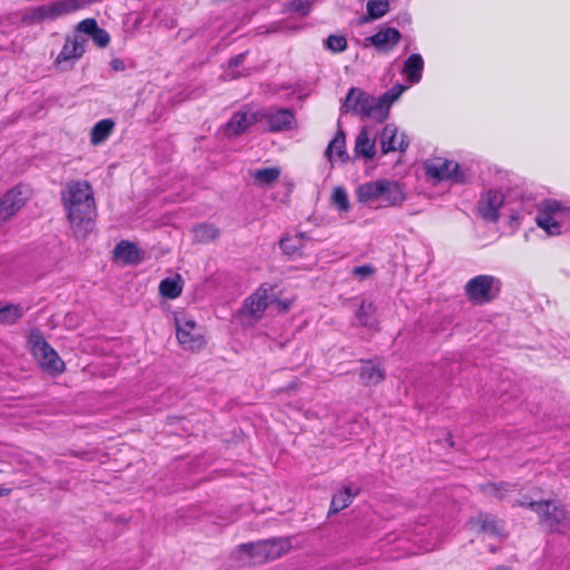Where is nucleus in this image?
I'll return each mask as SVG.
<instances>
[{
	"instance_id": "37",
	"label": "nucleus",
	"mask_w": 570,
	"mask_h": 570,
	"mask_svg": "<svg viewBox=\"0 0 570 570\" xmlns=\"http://www.w3.org/2000/svg\"><path fill=\"white\" fill-rule=\"evenodd\" d=\"M331 204L340 212L350 209V200L346 190L343 187H335L331 196Z\"/></svg>"
},
{
	"instance_id": "6",
	"label": "nucleus",
	"mask_w": 570,
	"mask_h": 570,
	"mask_svg": "<svg viewBox=\"0 0 570 570\" xmlns=\"http://www.w3.org/2000/svg\"><path fill=\"white\" fill-rule=\"evenodd\" d=\"M535 222L549 235H559L570 228V208L557 200H546L539 207Z\"/></svg>"
},
{
	"instance_id": "1",
	"label": "nucleus",
	"mask_w": 570,
	"mask_h": 570,
	"mask_svg": "<svg viewBox=\"0 0 570 570\" xmlns=\"http://www.w3.org/2000/svg\"><path fill=\"white\" fill-rule=\"evenodd\" d=\"M61 202L76 238H86L96 226L97 207L91 185L70 180L61 191Z\"/></svg>"
},
{
	"instance_id": "23",
	"label": "nucleus",
	"mask_w": 570,
	"mask_h": 570,
	"mask_svg": "<svg viewBox=\"0 0 570 570\" xmlns=\"http://www.w3.org/2000/svg\"><path fill=\"white\" fill-rule=\"evenodd\" d=\"M115 256L125 264H137L140 262V252L137 246L128 240H121L115 247Z\"/></svg>"
},
{
	"instance_id": "42",
	"label": "nucleus",
	"mask_w": 570,
	"mask_h": 570,
	"mask_svg": "<svg viewBox=\"0 0 570 570\" xmlns=\"http://www.w3.org/2000/svg\"><path fill=\"white\" fill-rule=\"evenodd\" d=\"M375 273V268L367 264L358 266V279L371 277Z\"/></svg>"
},
{
	"instance_id": "38",
	"label": "nucleus",
	"mask_w": 570,
	"mask_h": 570,
	"mask_svg": "<svg viewBox=\"0 0 570 570\" xmlns=\"http://www.w3.org/2000/svg\"><path fill=\"white\" fill-rule=\"evenodd\" d=\"M45 19H51V13L48 4L37 7L24 17V20L30 23H38L43 21Z\"/></svg>"
},
{
	"instance_id": "24",
	"label": "nucleus",
	"mask_w": 570,
	"mask_h": 570,
	"mask_svg": "<svg viewBox=\"0 0 570 570\" xmlns=\"http://www.w3.org/2000/svg\"><path fill=\"white\" fill-rule=\"evenodd\" d=\"M49 6L51 19L75 12L86 6L85 0H58Z\"/></svg>"
},
{
	"instance_id": "2",
	"label": "nucleus",
	"mask_w": 570,
	"mask_h": 570,
	"mask_svg": "<svg viewBox=\"0 0 570 570\" xmlns=\"http://www.w3.org/2000/svg\"><path fill=\"white\" fill-rule=\"evenodd\" d=\"M380 136V146L383 155L391 151L404 153L409 147V139L404 132H400L393 124H387L381 129L364 126L358 134V156L372 159L375 154V141Z\"/></svg>"
},
{
	"instance_id": "33",
	"label": "nucleus",
	"mask_w": 570,
	"mask_h": 570,
	"mask_svg": "<svg viewBox=\"0 0 570 570\" xmlns=\"http://www.w3.org/2000/svg\"><path fill=\"white\" fill-rule=\"evenodd\" d=\"M281 175V171L278 168H263L257 169L253 174V178L255 183H257L261 186H268L272 183L276 181Z\"/></svg>"
},
{
	"instance_id": "30",
	"label": "nucleus",
	"mask_w": 570,
	"mask_h": 570,
	"mask_svg": "<svg viewBox=\"0 0 570 570\" xmlns=\"http://www.w3.org/2000/svg\"><path fill=\"white\" fill-rule=\"evenodd\" d=\"M390 9L389 0H368L366 3V16L361 21L368 22L383 17Z\"/></svg>"
},
{
	"instance_id": "19",
	"label": "nucleus",
	"mask_w": 570,
	"mask_h": 570,
	"mask_svg": "<svg viewBox=\"0 0 570 570\" xmlns=\"http://www.w3.org/2000/svg\"><path fill=\"white\" fill-rule=\"evenodd\" d=\"M325 157L331 164L346 163L348 155L345 147V134L338 128L334 138L330 141L325 149Z\"/></svg>"
},
{
	"instance_id": "16",
	"label": "nucleus",
	"mask_w": 570,
	"mask_h": 570,
	"mask_svg": "<svg viewBox=\"0 0 570 570\" xmlns=\"http://www.w3.org/2000/svg\"><path fill=\"white\" fill-rule=\"evenodd\" d=\"M86 42L87 39L76 30L72 37L66 39L55 62L60 65L62 62L80 59L86 51Z\"/></svg>"
},
{
	"instance_id": "12",
	"label": "nucleus",
	"mask_w": 570,
	"mask_h": 570,
	"mask_svg": "<svg viewBox=\"0 0 570 570\" xmlns=\"http://www.w3.org/2000/svg\"><path fill=\"white\" fill-rule=\"evenodd\" d=\"M27 195L21 187L7 191L0 199V228L26 204Z\"/></svg>"
},
{
	"instance_id": "15",
	"label": "nucleus",
	"mask_w": 570,
	"mask_h": 570,
	"mask_svg": "<svg viewBox=\"0 0 570 570\" xmlns=\"http://www.w3.org/2000/svg\"><path fill=\"white\" fill-rule=\"evenodd\" d=\"M504 203V196L499 190H489L478 203V210L480 216L491 223L499 219V209Z\"/></svg>"
},
{
	"instance_id": "36",
	"label": "nucleus",
	"mask_w": 570,
	"mask_h": 570,
	"mask_svg": "<svg viewBox=\"0 0 570 570\" xmlns=\"http://www.w3.org/2000/svg\"><path fill=\"white\" fill-rule=\"evenodd\" d=\"M193 230L198 242H209L218 236V229L212 224H199Z\"/></svg>"
},
{
	"instance_id": "41",
	"label": "nucleus",
	"mask_w": 570,
	"mask_h": 570,
	"mask_svg": "<svg viewBox=\"0 0 570 570\" xmlns=\"http://www.w3.org/2000/svg\"><path fill=\"white\" fill-rule=\"evenodd\" d=\"M355 88L352 87L350 88L348 92H347V96H346V99L342 106V109L344 112H348L350 110L351 111H355L356 110V99L353 98V95L355 92Z\"/></svg>"
},
{
	"instance_id": "39",
	"label": "nucleus",
	"mask_w": 570,
	"mask_h": 570,
	"mask_svg": "<svg viewBox=\"0 0 570 570\" xmlns=\"http://www.w3.org/2000/svg\"><path fill=\"white\" fill-rule=\"evenodd\" d=\"M326 49L332 52H342L346 48V39L342 36H330L325 41Z\"/></svg>"
},
{
	"instance_id": "10",
	"label": "nucleus",
	"mask_w": 570,
	"mask_h": 570,
	"mask_svg": "<svg viewBox=\"0 0 570 570\" xmlns=\"http://www.w3.org/2000/svg\"><path fill=\"white\" fill-rule=\"evenodd\" d=\"M176 336L186 350H199L205 343L196 323L185 317L176 318Z\"/></svg>"
},
{
	"instance_id": "21",
	"label": "nucleus",
	"mask_w": 570,
	"mask_h": 570,
	"mask_svg": "<svg viewBox=\"0 0 570 570\" xmlns=\"http://www.w3.org/2000/svg\"><path fill=\"white\" fill-rule=\"evenodd\" d=\"M385 371L380 363L373 361H361L358 376L366 385H375L384 379Z\"/></svg>"
},
{
	"instance_id": "29",
	"label": "nucleus",
	"mask_w": 570,
	"mask_h": 570,
	"mask_svg": "<svg viewBox=\"0 0 570 570\" xmlns=\"http://www.w3.org/2000/svg\"><path fill=\"white\" fill-rule=\"evenodd\" d=\"M481 491L489 497H493L498 500H503L505 497L517 491V484H510V483H487L481 485Z\"/></svg>"
},
{
	"instance_id": "34",
	"label": "nucleus",
	"mask_w": 570,
	"mask_h": 570,
	"mask_svg": "<svg viewBox=\"0 0 570 570\" xmlns=\"http://www.w3.org/2000/svg\"><path fill=\"white\" fill-rule=\"evenodd\" d=\"M352 501L351 489L346 488L343 491L336 493L331 502L328 514L338 513L341 510L346 508Z\"/></svg>"
},
{
	"instance_id": "17",
	"label": "nucleus",
	"mask_w": 570,
	"mask_h": 570,
	"mask_svg": "<svg viewBox=\"0 0 570 570\" xmlns=\"http://www.w3.org/2000/svg\"><path fill=\"white\" fill-rule=\"evenodd\" d=\"M258 111H238L225 126V132L228 137L238 136L245 132L254 124H259Z\"/></svg>"
},
{
	"instance_id": "45",
	"label": "nucleus",
	"mask_w": 570,
	"mask_h": 570,
	"mask_svg": "<svg viewBox=\"0 0 570 570\" xmlns=\"http://www.w3.org/2000/svg\"><path fill=\"white\" fill-rule=\"evenodd\" d=\"M493 570H510V568H508L505 566H499V567L494 568Z\"/></svg>"
},
{
	"instance_id": "5",
	"label": "nucleus",
	"mask_w": 570,
	"mask_h": 570,
	"mask_svg": "<svg viewBox=\"0 0 570 570\" xmlns=\"http://www.w3.org/2000/svg\"><path fill=\"white\" fill-rule=\"evenodd\" d=\"M405 89L406 86L397 83L380 97L358 91V108L362 119H373L382 124L387 118L392 104L400 98Z\"/></svg>"
},
{
	"instance_id": "11",
	"label": "nucleus",
	"mask_w": 570,
	"mask_h": 570,
	"mask_svg": "<svg viewBox=\"0 0 570 570\" xmlns=\"http://www.w3.org/2000/svg\"><path fill=\"white\" fill-rule=\"evenodd\" d=\"M259 124L268 131H283L292 128L294 114L289 109L259 110Z\"/></svg>"
},
{
	"instance_id": "25",
	"label": "nucleus",
	"mask_w": 570,
	"mask_h": 570,
	"mask_svg": "<svg viewBox=\"0 0 570 570\" xmlns=\"http://www.w3.org/2000/svg\"><path fill=\"white\" fill-rule=\"evenodd\" d=\"M424 67V61L419 53H412L404 63V72L407 76V79L412 83H416L422 78V70Z\"/></svg>"
},
{
	"instance_id": "13",
	"label": "nucleus",
	"mask_w": 570,
	"mask_h": 570,
	"mask_svg": "<svg viewBox=\"0 0 570 570\" xmlns=\"http://www.w3.org/2000/svg\"><path fill=\"white\" fill-rule=\"evenodd\" d=\"M426 175L436 179H454L460 181L458 163L443 158L429 159L425 163Z\"/></svg>"
},
{
	"instance_id": "7",
	"label": "nucleus",
	"mask_w": 570,
	"mask_h": 570,
	"mask_svg": "<svg viewBox=\"0 0 570 570\" xmlns=\"http://www.w3.org/2000/svg\"><path fill=\"white\" fill-rule=\"evenodd\" d=\"M292 546L287 538H272L257 542L243 543L239 551L246 553L253 562L264 563L286 554Z\"/></svg>"
},
{
	"instance_id": "28",
	"label": "nucleus",
	"mask_w": 570,
	"mask_h": 570,
	"mask_svg": "<svg viewBox=\"0 0 570 570\" xmlns=\"http://www.w3.org/2000/svg\"><path fill=\"white\" fill-rule=\"evenodd\" d=\"M115 122L111 119H102L98 121L91 129L90 141L92 145H100L112 132Z\"/></svg>"
},
{
	"instance_id": "3",
	"label": "nucleus",
	"mask_w": 570,
	"mask_h": 570,
	"mask_svg": "<svg viewBox=\"0 0 570 570\" xmlns=\"http://www.w3.org/2000/svg\"><path fill=\"white\" fill-rule=\"evenodd\" d=\"M405 200V189L396 180L376 179L358 186V203L371 208L399 207Z\"/></svg>"
},
{
	"instance_id": "18",
	"label": "nucleus",
	"mask_w": 570,
	"mask_h": 570,
	"mask_svg": "<svg viewBox=\"0 0 570 570\" xmlns=\"http://www.w3.org/2000/svg\"><path fill=\"white\" fill-rule=\"evenodd\" d=\"M77 32L88 35L99 48H105L110 42V37L101 29L94 18H87L77 24Z\"/></svg>"
},
{
	"instance_id": "40",
	"label": "nucleus",
	"mask_w": 570,
	"mask_h": 570,
	"mask_svg": "<svg viewBox=\"0 0 570 570\" xmlns=\"http://www.w3.org/2000/svg\"><path fill=\"white\" fill-rule=\"evenodd\" d=\"M312 2L309 0H293L289 3V9L301 16H307L311 11Z\"/></svg>"
},
{
	"instance_id": "43",
	"label": "nucleus",
	"mask_w": 570,
	"mask_h": 570,
	"mask_svg": "<svg viewBox=\"0 0 570 570\" xmlns=\"http://www.w3.org/2000/svg\"><path fill=\"white\" fill-rule=\"evenodd\" d=\"M110 66H111L112 70H115V71H124L126 68L124 60H121L119 58L112 59L110 62Z\"/></svg>"
},
{
	"instance_id": "8",
	"label": "nucleus",
	"mask_w": 570,
	"mask_h": 570,
	"mask_svg": "<svg viewBox=\"0 0 570 570\" xmlns=\"http://www.w3.org/2000/svg\"><path fill=\"white\" fill-rule=\"evenodd\" d=\"M501 285V281L495 276L478 275L465 284L464 291L470 302L482 305L498 297Z\"/></svg>"
},
{
	"instance_id": "26",
	"label": "nucleus",
	"mask_w": 570,
	"mask_h": 570,
	"mask_svg": "<svg viewBox=\"0 0 570 570\" xmlns=\"http://www.w3.org/2000/svg\"><path fill=\"white\" fill-rule=\"evenodd\" d=\"M245 56H246V52H243V53H239V55L233 57L228 61V66L225 69V71L223 72V75H222V79L224 81H230V80H234V79H237V78H240V77L249 76V71L248 70H246V69L238 70V68L244 62Z\"/></svg>"
},
{
	"instance_id": "44",
	"label": "nucleus",
	"mask_w": 570,
	"mask_h": 570,
	"mask_svg": "<svg viewBox=\"0 0 570 570\" xmlns=\"http://www.w3.org/2000/svg\"><path fill=\"white\" fill-rule=\"evenodd\" d=\"M11 493V489L9 488H0V497H4Z\"/></svg>"
},
{
	"instance_id": "22",
	"label": "nucleus",
	"mask_w": 570,
	"mask_h": 570,
	"mask_svg": "<svg viewBox=\"0 0 570 570\" xmlns=\"http://www.w3.org/2000/svg\"><path fill=\"white\" fill-rule=\"evenodd\" d=\"M401 39V33L395 28H385L368 37L366 41H370L379 50H389L393 48Z\"/></svg>"
},
{
	"instance_id": "4",
	"label": "nucleus",
	"mask_w": 570,
	"mask_h": 570,
	"mask_svg": "<svg viewBox=\"0 0 570 570\" xmlns=\"http://www.w3.org/2000/svg\"><path fill=\"white\" fill-rule=\"evenodd\" d=\"M513 507H525L532 510L539 519V523L550 532H564L570 527V515L564 504L557 499L548 500H517Z\"/></svg>"
},
{
	"instance_id": "32",
	"label": "nucleus",
	"mask_w": 570,
	"mask_h": 570,
	"mask_svg": "<svg viewBox=\"0 0 570 570\" xmlns=\"http://www.w3.org/2000/svg\"><path fill=\"white\" fill-rule=\"evenodd\" d=\"M476 523L480 525L481 531L490 535L502 534L501 522L490 514H480L476 519Z\"/></svg>"
},
{
	"instance_id": "20",
	"label": "nucleus",
	"mask_w": 570,
	"mask_h": 570,
	"mask_svg": "<svg viewBox=\"0 0 570 570\" xmlns=\"http://www.w3.org/2000/svg\"><path fill=\"white\" fill-rule=\"evenodd\" d=\"M358 326L366 327L371 333L379 331L377 308L373 302L363 299L360 304Z\"/></svg>"
},
{
	"instance_id": "35",
	"label": "nucleus",
	"mask_w": 570,
	"mask_h": 570,
	"mask_svg": "<svg viewBox=\"0 0 570 570\" xmlns=\"http://www.w3.org/2000/svg\"><path fill=\"white\" fill-rule=\"evenodd\" d=\"M279 246L286 255H295L303 246V236H285L281 239Z\"/></svg>"
},
{
	"instance_id": "27",
	"label": "nucleus",
	"mask_w": 570,
	"mask_h": 570,
	"mask_svg": "<svg viewBox=\"0 0 570 570\" xmlns=\"http://www.w3.org/2000/svg\"><path fill=\"white\" fill-rule=\"evenodd\" d=\"M183 291V279L180 275H176L175 277H168L160 282L159 284V293L161 296L174 299L177 298Z\"/></svg>"
},
{
	"instance_id": "14",
	"label": "nucleus",
	"mask_w": 570,
	"mask_h": 570,
	"mask_svg": "<svg viewBox=\"0 0 570 570\" xmlns=\"http://www.w3.org/2000/svg\"><path fill=\"white\" fill-rule=\"evenodd\" d=\"M272 289H273L272 286L266 287L265 285L257 288L245 301L243 308H242V313H244L245 315L250 316L255 320L261 318L271 302V296H269L268 292Z\"/></svg>"
},
{
	"instance_id": "31",
	"label": "nucleus",
	"mask_w": 570,
	"mask_h": 570,
	"mask_svg": "<svg viewBox=\"0 0 570 570\" xmlns=\"http://www.w3.org/2000/svg\"><path fill=\"white\" fill-rule=\"evenodd\" d=\"M23 316V309L20 305L0 303V323L4 325L16 324Z\"/></svg>"
},
{
	"instance_id": "9",
	"label": "nucleus",
	"mask_w": 570,
	"mask_h": 570,
	"mask_svg": "<svg viewBox=\"0 0 570 570\" xmlns=\"http://www.w3.org/2000/svg\"><path fill=\"white\" fill-rule=\"evenodd\" d=\"M31 345L32 355L43 370L52 374H61L65 371L63 361L42 335L32 334Z\"/></svg>"
}]
</instances>
